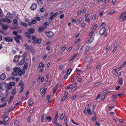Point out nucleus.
Masks as SVG:
<instances>
[{"label": "nucleus", "mask_w": 126, "mask_h": 126, "mask_svg": "<svg viewBox=\"0 0 126 126\" xmlns=\"http://www.w3.org/2000/svg\"><path fill=\"white\" fill-rule=\"evenodd\" d=\"M117 19L118 20L121 19L122 21H125L126 19V12L122 13L117 17Z\"/></svg>", "instance_id": "f257e3e1"}, {"label": "nucleus", "mask_w": 126, "mask_h": 126, "mask_svg": "<svg viewBox=\"0 0 126 126\" xmlns=\"http://www.w3.org/2000/svg\"><path fill=\"white\" fill-rule=\"evenodd\" d=\"M13 22L14 23H12V24L13 26H16V27H11V28L13 29H15L18 28V25L17 24V20L16 19H13Z\"/></svg>", "instance_id": "f03ea898"}, {"label": "nucleus", "mask_w": 126, "mask_h": 126, "mask_svg": "<svg viewBox=\"0 0 126 126\" xmlns=\"http://www.w3.org/2000/svg\"><path fill=\"white\" fill-rule=\"evenodd\" d=\"M47 90V88H42L40 90V92L41 93L42 97L45 95L46 91Z\"/></svg>", "instance_id": "7ed1b4c3"}, {"label": "nucleus", "mask_w": 126, "mask_h": 126, "mask_svg": "<svg viewBox=\"0 0 126 126\" xmlns=\"http://www.w3.org/2000/svg\"><path fill=\"white\" fill-rule=\"evenodd\" d=\"M47 28L46 27L41 26L38 28V32H41L43 31Z\"/></svg>", "instance_id": "20e7f679"}, {"label": "nucleus", "mask_w": 126, "mask_h": 126, "mask_svg": "<svg viewBox=\"0 0 126 126\" xmlns=\"http://www.w3.org/2000/svg\"><path fill=\"white\" fill-rule=\"evenodd\" d=\"M37 7V5L35 3H33L30 7L31 10H35Z\"/></svg>", "instance_id": "39448f33"}, {"label": "nucleus", "mask_w": 126, "mask_h": 126, "mask_svg": "<svg viewBox=\"0 0 126 126\" xmlns=\"http://www.w3.org/2000/svg\"><path fill=\"white\" fill-rule=\"evenodd\" d=\"M45 34L48 37H51L53 35V33L51 32H46Z\"/></svg>", "instance_id": "423d86ee"}, {"label": "nucleus", "mask_w": 126, "mask_h": 126, "mask_svg": "<svg viewBox=\"0 0 126 126\" xmlns=\"http://www.w3.org/2000/svg\"><path fill=\"white\" fill-rule=\"evenodd\" d=\"M21 37L19 35H17L14 37V39L18 43H19V40L21 39Z\"/></svg>", "instance_id": "0eeeda50"}, {"label": "nucleus", "mask_w": 126, "mask_h": 126, "mask_svg": "<svg viewBox=\"0 0 126 126\" xmlns=\"http://www.w3.org/2000/svg\"><path fill=\"white\" fill-rule=\"evenodd\" d=\"M4 39L5 41L7 42H11L13 40L12 38L9 37H5Z\"/></svg>", "instance_id": "6e6552de"}, {"label": "nucleus", "mask_w": 126, "mask_h": 126, "mask_svg": "<svg viewBox=\"0 0 126 126\" xmlns=\"http://www.w3.org/2000/svg\"><path fill=\"white\" fill-rule=\"evenodd\" d=\"M84 113L87 114V113L89 115L91 116L92 114V113L90 109H88L86 110H84Z\"/></svg>", "instance_id": "1a4fd4ad"}, {"label": "nucleus", "mask_w": 126, "mask_h": 126, "mask_svg": "<svg viewBox=\"0 0 126 126\" xmlns=\"http://www.w3.org/2000/svg\"><path fill=\"white\" fill-rule=\"evenodd\" d=\"M106 29L105 27H103L101 28L100 30V33L101 35L102 34L105 32Z\"/></svg>", "instance_id": "9d476101"}, {"label": "nucleus", "mask_w": 126, "mask_h": 126, "mask_svg": "<svg viewBox=\"0 0 126 126\" xmlns=\"http://www.w3.org/2000/svg\"><path fill=\"white\" fill-rule=\"evenodd\" d=\"M35 30L34 28H32L29 29L28 30V32L31 34H33L34 33Z\"/></svg>", "instance_id": "9b49d317"}, {"label": "nucleus", "mask_w": 126, "mask_h": 126, "mask_svg": "<svg viewBox=\"0 0 126 126\" xmlns=\"http://www.w3.org/2000/svg\"><path fill=\"white\" fill-rule=\"evenodd\" d=\"M1 20L3 22H6L7 23H9L11 22L9 18H3L1 19Z\"/></svg>", "instance_id": "f8f14e48"}, {"label": "nucleus", "mask_w": 126, "mask_h": 126, "mask_svg": "<svg viewBox=\"0 0 126 126\" xmlns=\"http://www.w3.org/2000/svg\"><path fill=\"white\" fill-rule=\"evenodd\" d=\"M6 17L9 18L11 19L13 17V15L10 13H8L6 14Z\"/></svg>", "instance_id": "ddd939ff"}, {"label": "nucleus", "mask_w": 126, "mask_h": 126, "mask_svg": "<svg viewBox=\"0 0 126 126\" xmlns=\"http://www.w3.org/2000/svg\"><path fill=\"white\" fill-rule=\"evenodd\" d=\"M19 58H20L19 56L16 55L14 57L13 59V61L15 62H17L18 61Z\"/></svg>", "instance_id": "4468645a"}, {"label": "nucleus", "mask_w": 126, "mask_h": 126, "mask_svg": "<svg viewBox=\"0 0 126 126\" xmlns=\"http://www.w3.org/2000/svg\"><path fill=\"white\" fill-rule=\"evenodd\" d=\"M9 27V26L5 24H2V28L4 30H6Z\"/></svg>", "instance_id": "2eb2a0df"}, {"label": "nucleus", "mask_w": 126, "mask_h": 126, "mask_svg": "<svg viewBox=\"0 0 126 126\" xmlns=\"http://www.w3.org/2000/svg\"><path fill=\"white\" fill-rule=\"evenodd\" d=\"M28 63L27 62L25 63L23 67V69L24 70V71H25L27 70L28 68Z\"/></svg>", "instance_id": "dca6fc26"}, {"label": "nucleus", "mask_w": 126, "mask_h": 126, "mask_svg": "<svg viewBox=\"0 0 126 126\" xmlns=\"http://www.w3.org/2000/svg\"><path fill=\"white\" fill-rule=\"evenodd\" d=\"M94 39V37H90V38L89 40L88 41V44H91L93 41Z\"/></svg>", "instance_id": "f3484780"}, {"label": "nucleus", "mask_w": 126, "mask_h": 126, "mask_svg": "<svg viewBox=\"0 0 126 126\" xmlns=\"http://www.w3.org/2000/svg\"><path fill=\"white\" fill-rule=\"evenodd\" d=\"M58 119V113H57L56 114L55 116V117L54 119L53 120V123L55 124H57V120Z\"/></svg>", "instance_id": "a211bd4d"}, {"label": "nucleus", "mask_w": 126, "mask_h": 126, "mask_svg": "<svg viewBox=\"0 0 126 126\" xmlns=\"http://www.w3.org/2000/svg\"><path fill=\"white\" fill-rule=\"evenodd\" d=\"M5 75L4 74H2L0 76V79L1 80L4 79L5 78Z\"/></svg>", "instance_id": "6ab92c4d"}, {"label": "nucleus", "mask_w": 126, "mask_h": 126, "mask_svg": "<svg viewBox=\"0 0 126 126\" xmlns=\"http://www.w3.org/2000/svg\"><path fill=\"white\" fill-rule=\"evenodd\" d=\"M24 46L25 47V49L28 51L30 50L31 48V47H32V46H29L27 45L26 44Z\"/></svg>", "instance_id": "aec40b11"}, {"label": "nucleus", "mask_w": 126, "mask_h": 126, "mask_svg": "<svg viewBox=\"0 0 126 126\" xmlns=\"http://www.w3.org/2000/svg\"><path fill=\"white\" fill-rule=\"evenodd\" d=\"M24 71H22L21 70H20V69L18 72V74L19 76H21L22 74H24L25 73Z\"/></svg>", "instance_id": "412c9836"}, {"label": "nucleus", "mask_w": 126, "mask_h": 126, "mask_svg": "<svg viewBox=\"0 0 126 126\" xmlns=\"http://www.w3.org/2000/svg\"><path fill=\"white\" fill-rule=\"evenodd\" d=\"M25 34L26 37L28 38H30L31 36V34L28 32H26L25 33Z\"/></svg>", "instance_id": "4be33fe9"}, {"label": "nucleus", "mask_w": 126, "mask_h": 126, "mask_svg": "<svg viewBox=\"0 0 126 126\" xmlns=\"http://www.w3.org/2000/svg\"><path fill=\"white\" fill-rule=\"evenodd\" d=\"M20 69V67H17L14 68V71L18 73L19 70Z\"/></svg>", "instance_id": "5701e85b"}, {"label": "nucleus", "mask_w": 126, "mask_h": 126, "mask_svg": "<svg viewBox=\"0 0 126 126\" xmlns=\"http://www.w3.org/2000/svg\"><path fill=\"white\" fill-rule=\"evenodd\" d=\"M25 59L24 58H23L22 60H21L19 62V64L21 65L22 64H23L25 62Z\"/></svg>", "instance_id": "b1692460"}, {"label": "nucleus", "mask_w": 126, "mask_h": 126, "mask_svg": "<svg viewBox=\"0 0 126 126\" xmlns=\"http://www.w3.org/2000/svg\"><path fill=\"white\" fill-rule=\"evenodd\" d=\"M89 36H90V37H94V32L93 31H92L89 34Z\"/></svg>", "instance_id": "393cba45"}, {"label": "nucleus", "mask_w": 126, "mask_h": 126, "mask_svg": "<svg viewBox=\"0 0 126 126\" xmlns=\"http://www.w3.org/2000/svg\"><path fill=\"white\" fill-rule=\"evenodd\" d=\"M117 45L116 44L114 46V47L113 49V50L112 51V52L113 53H114L115 51H116V49H117Z\"/></svg>", "instance_id": "a878e982"}, {"label": "nucleus", "mask_w": 126, "mask_h": 126, "mask_svg": "<svg viewBox=\"0 0 126 126\" xmlns=\"http://www.w3.org/2000/svg\"><path fill=\"white\" fill-rule=\"evenodd\" d=\"M44 66V64H43L42 63H41L39 64L38 66L39 68H43Z\"/></svg>", "instance_id": "bb28decb"}, {"label": "nucleus", "mask_w": 126, "mask_h": 126, "mask_svg": "<svg viewBox=\"0 0 126 126\" xmlns=\"http://www.w3.org/2000/svg\"><path fill=\"white\" fill-rule=\"evenodd\" d=\"M58 84H57L54 87L53 90V93H55L56 91L57 90V88L58 87Z\"/></svg>", "instance_id": "cd10ccee"}, {"label": "nucleus", "mask_w": 126, "mask_h": 126, "mask_svg": "<svg viewBox=\"0 0 126 126\" xmlns=\"http://www.w3.org/2000/svg\"><path fill=\"white\" fill-rule=\"evenodd\" d=\"M113 74L116 76L118 75V74L117 72V69H114L113 71Z\"/></svg>", "instance_id": "c85d7f7f"}, {"label": "nucleus", "mask_w": 126, "mask_h": 126, "mask_svg": "<svg viewBox=\"0 0 126 126\" xmlns=\"http://www.w3.org/2000/svg\"><path fill=\"white\" fill-rule=\"evenodd\" d=\"M9 119V117H8L7 116L3 119V120L4 121H8Z\"/></svg>", "instance_id": "c756f323"}, {"label": "nucleus", "mask_w": 126, "mask_h": 126, "mask_svg": "<svg viewBox=\"0 0 126 126\" xmlns=\"http://www.w3.org/2000/svg\"><path fill=\"white\" fill-rule=\"evenodd\" d=\"M30 50L32 53L33 54L35 53V51L34 50V49L32 48V47H31V48L30 49Z\"/></svg>", "instance_id": "7c9ffc66"}, {"label": "nucleus", "mask_w": 126, "mask_h": 126, "mask_svg": "<svg viewBox=\"0 0 126 126\" xmlns=\"http://www.w3.org/2000/svg\"><path fill=\"white\" fill-rule=\"evenodd\" d=\"M21 25H23L25 27H27L28 26L27 24L23 22H21L20 23Z\"/></svg>", "instance_id": "2f4dec72"}, {"label": "nucleus", "mask_w": 126, "mask_h": 126, "mask_svg": "<svg viewBox=\"0 0 126 126\" xmlns=\"http://www.w3.org/2000/svg\"><path fill=\"white\" fill-rule=\"evenodd\" d=\"M9 85L10 86H14L15 85V83L14 82H11L9 83Z\"/></svg>", "instance_id": "473e14b6"}, {"label": "nucleus", "mask_w": 126, "mask_h": 126, "mask_svg": "<svg viewBox=\"0 0 126 126\" xmlns=\"http://www.w3.org/2000/svg\"><path fill=\"white\" fill-rule=\"evenodd\" d=\"M46 119L49 122L51 121L52 120L50 116L47 117H46Z\"/></svg>", "instance_id": "72a5a7b5"}, {"label": "nucleus", "mask_w": 126, "mask_h": 126, "mask_svg": "<svg viewBox=\"0 0 126 126\" xmlns=\"http://www.w3.org/2000/svg\"><path fill=\"white\" fill-rule=\"evenodd\" d=\"M119 83L120 85H121L123 84V80L121 78L119 80Z\"/></svg>", "instance_id": "f704fd0d"}, {"label": "nucleus", "mask_w": 126, "mask_h": 126, "mask_svg": "<svg viewBox=\"0 0 126 126\" xmlns=\"http://www.w3.org/2000/svg\"><path fill=\"white\" fill-rule=\"evenodd\" d=\"M67 116H66L65 117V119H64V123H65V124L67 126H67Z\"/></svg>", "instance_id": "c9c22d12"}, {"label": "nucleus", "mask_w": 126, "mask_h": 126, "mask_svg": "<svg viewBox=\"0 0 126 126\" xmlns=\"http://www.w3.org/2000/svg\"><path fill=\"white\" fill-rule=\"evenodd\" d=\"M46 115L45 114H44L41 117V119H42V122H43L45 119V118H44V117H45Z\"/></svg>", "instance_id": "e433bc0d"}, {"label": "nucleus", "mask_w": 126, "mask_h": 126, "mask_svg": "<svg viewBox=\"0 0 126 126\" xmlns=\"http://www.w3.org/2000/svg\"><path fill=\"white\" fill-rule=\"evenodd\" d=\"M90 46H87L86 47V49L85 50V52H86L90 48Z\"/></svg>", "instance_id": "4c0bfd02"}, {"label": "nucleus", "mask_w": 126, "mask_h": 126, "mask_svg": "<svg viewBox=\"0 0 126 126\" xmlns=\"http://www.w3.org/2000/svg\"><path fill=\"white\" fill-rule=\"evenodd\" d=\"M65 116V114L64 113H63L61 115V117H60V119L61 120H62L63 119L64 117Z\"/></svg>", "instance_id": "58836bf2"}, {"label": "nucleus", "mask_w": 126, "mask_h": 126, "mask_svg": "<svg viewBox=\"0 0 126 126\" xmlns=\"http://www.w3.org/2000/svg\"><path fill=\"white\" fill-rule=\"evenodd\" d=\"M72 71V69H69L67 70V73L68 75H69L71 73Z\"/></svg>", "instance_id": "ea45409f"}, {"label": "nucleus", "mask_w": 126, "mask_h": 126, "mask_svg": "<svg viewBox=\"0 0 126 126\" xmlns=\"http://www.w3.org/2000/svg\"><path fill=\"white\" fill-rule=\"evenodd\" d=\"M54 18V16L52 15L49 19V22L50 21H51V20L53 19Z\"/></svg>", "instance_id": "a19ab883"}, {"label": "nucleus", "mask_w": 126, "mask_h": 126, "mask_svg": "<svg viewBox=\"0 0 126 126\" xmlns=\"http://www.w3.org/2000/svg\"><path fill=\"white\" fill-rule=\"evenodd\" d=\"M18 73L17 72L14 71L12 73V75L15 76H17V75Z\"/></svg>", "instance_id": "79ce46f5"}, {"label": "nucleus", "mask_w": 126, "mask_h": 126, "mask_svg": "<svg viewBox=\"0 0 126 126\" xmlns=\"http://www.w3.org/2000/svg\"><path fill=\"white\" fill-rule=\"evenodd\" d=\"M96 15L95 14L94 15H93L92 17V19L93 20H95L96 19Z\"/></svg>", "instance_id": "37998d69"}, {"label": "nucleus", "mask_w": 126, "mask_h": 126, "mask_svg": "<svg viewBox=\"0 0 126 126\" xmlns=\"http://www.w3.org/2000/svg\"><path fill=\"white\" fill-rule=\"evenodd\" d=\"M16 89L14 88L13 91H12V94L13 95H14L15 94V93H16Z\"/></svg>", "instance_id": "c03bdc74"}, {"label": "nucleus", "mask_w": 126, "mask_h": 126, "mask_svg": "<svg viewBox=\"0 0 126 126\" xmlns=\"http://www.w3.org/2000/svg\"><path fill=\"white\" fill-rule=\"evenodd\" d=\"M76 56L75 55L74 56L72 57L69 60V61L70 62L74 59Z\"/></svg>", "instance_id": "a18cd8bd"}, {"label": "nucleus", "mask_w": 126, "mask_h": 126, "mask_svg": "<svg viewBox=\"0 0 126 126\" xmlns=\"http://www.w3.org/2000/svg\"><path fill=\"white\" fill-rule=\"evenodd\" d=\"M97 26V24H95L94 25V27H93V30H95L96 29Z\"/></svg>", "instance_id": "49530a36"}, {"label": "nucleus", "mask_w": 126, "mask_h": 126, "mask_svg": "<svg viewBox=\"0 0 126 126\" xmlns=\"http://www.w3.org/2000/svg\"><path fill=\"white\" fill-rule=\"evenodd\" d=\"M70 121H71V122L73 124H76V125H79V124L76 123L72 119H71Z\"/></svg>", "instance_id": "de8ad7c7"}, {"label": "nucleus", "mask_w": 126, "mask_h": 126, "mask_svg": "<svg viewBox=\"0 0 126 126\" xmlns=\"http://www.w3.org/2000/svg\"><path fill=\"white\" fill-rule=\"evenodd\" d=\"M101 83V82H99L96 83L94 85V86H96Z\"/></svg>", "instance_id": "09e8293b"}, {"label": "nucleus", "mask_w": 126, "mask_h": 126, "mask_svg": "<svg viewBox=\"0 0 126 126\" xmlns=\"http://www.w3.org/2000/svg\"><path fill=\"white\" fill-rule=\"evenodd\" d=\"M19 85L20 86H21V87H23V82L22 81H21L20 82Z\"/></svg>", "instance_id": "8fccbe9b"}, {"label": "nucleus", "mask_w": 126, "mask_h": 126, "mask_svg": "<svg viewBox=\"0 0 126 126\" xmlns=\"http://www.w3.org/2000/svg\"><path fill=\"white\" fill-rule=\"evenodd\" d=\"M107 94V93L105 95H104L101 96V99L102 100H104L105 99V96H106V95Z\"/></svg>", "instance_id": "3c124183"}, {"label": "nucleus", "mask_w": 126, "mask_h": 126, "mask_svg": "<svg viewBox=\"0 0 126 126\" xmlns=\"http://www.w3.org/2000/svg\"><path fill=\"white\" fill-rule=\"evenodd\" d=\"M116 12V11L115 10H114L113 11H110V12H109V13L110 15L112 14H113L115 12Z\"/></svg>", "instance_id": "603ef678"}, {"label": "nucleus", "mask_w": 126, "mask_h": 126, "mask_svg": "<svg viewBox=\"0 0 126 126\" xmlns=\"http://www.w3.org/2000/svg\"><path fill=\"white\" fill-rule=\"evenodd\" d=\"M116 12V11L115 10H114L113 11H110V12H109V13L110 15L112 14H113L115 12Z\"/></svg>", "instance_id": "864d4df0"}, {"label": "nucleus", "mask_w": 126, "mask_h": 126, "mask_svg": "<svg viewBox=\"0 0 126 126\" xmlns=\"http://www.w3.org/2000/svg\"><path fill=\"white\" fill-rule=\"evenodd\" d=\"M35 19L36 20H37L38 21H40L41 19L39 17H36L35 18Z\"/></svg>", "instance_id": "5fc2aeb1"}, {"label": "nucleus", "mask_w": 126, "mask_h": 126, "mask_svg": "<svg viewBox=\"0 0 126 126\" xmlns=\"http://www.w3.org/2000/svg\"><path fill=\"white\" fill-rule=\"evenodd\" d=\"M67 95H65L64 96H63L62 98V101H63L64 100L65 98L67 97Z\"/></svg>", "instance_id": "6e6d98bb"}, {"label": "nucleus", "mask_w": 126, "mask_h": 126, "mask_svg": "<svg viewBox=\"0 0 126 126\" xmlns=\"http://www.w3.org/2000/svg\"><path fill=\"white\" fill-rule=\"evenodd\" d=\"M110 46H108L106 48V50L107 51H108L110 49Z\"/></svg>", "instance_id": "4d7b16f0"}, {"label": "nucleus", "mask_w": 126, "mask_h": 126, "mask_svg": "<svg viewBox=\"0 0 126 126\" xmlns=\"http://www.w3.org/2000/svg\"><path fill=\"white\" fill-rule=\"evenodd\" d=\"M27 54V52H25L24 53L23 55V57L25 59V58L26 57Z\"/></svg>", "instance_id": "13d9d810"}, {"label": "nucleus", "mask_w": 126, "mask_h": 126, "mask_svg": "<svg viewBox=\"0 0 126 126\" xmlns=\"http://www.w3.org/2000/svg\"><path fill=\"white\" fill-rule=\"evenodd\" d=\"M31 21L32 24H35L36 23V21L35 19L32 20Z\"/></svg>", "instance_id": "bf43d9fd"}, {"label": "nucleus", "mask_w": 126, "mask_h": 126, "mask_svg": "<svg viewBox=\"0 0 126 126\" xmlns=\"http://www.w3.org/2000/svg\"><path fill=\"white\" fill-rule=\"evenodd\" d=\"M3 86V83H2L0 82V90L2 89Z\"/></svg>", "instance_id": "052dcab7"}, {"label": "nucleus", "mask_w": 126, "mask_h": 126, "mask_svg": "<svg viewBox=\"0 0 126 126\" xmlns=\"http://www.w3.org/2000/svg\"><path fill=\"white\" fill-rule=\"evenodd\" d=\"M101 64L100 63H98L97 65V66L96 67V69L97 70L98 69L100 66V65Z\"/></svg>", "instance_id": "680f3d73"}, {"label": "nucleus", "mask_w": 126, "mask_h": 126, "mask_svg": "<svg viewBox=\"0 0 126 126\" xmlns=\"http://www.w3.org/2000/svg\"><path fill=\"white\" fill-rule=\"evenodd\" d=\"M95 124L97 126H100V123L97 122L96 121L95 122Z\"/></svg>", "instance_id": "e2e57ef3"}, {"label": "nucleus", "mask_w": 126, "mask_h": 126, "mask_svg": "<svg viewBox=\"0 0 126 126\" xmlns=\"http://www.w3.org/2000/svg\"><path fill=\"white\" fill-rule=\"evenodd\" d=\"M72 46H71L70 47H69L67 49V51H70L72 49Z\"/></svg>", "instance_id": "0e129e2a"}, {"label": "nucleus", "mask_w": 126, "mask_h": 126, "mask_svg": "<svg viewBox=\"0 0 126 126\" xmlns=\"http://www.w3.org/2000/svg\"><path fill=\"white\" fill-rule=\"evenodd\" d=\"M48 74H47V75L46 78L45 79L46 81H48Z\"/></svg>", "instance_id": "69168bd1"}, {"label": "nucleus", "mask_w": 126, "mask_h": 126, "mask_svg": "<svg viewBox=\"0 0 126 126\" xmlns=\"http://www.w3.org/2000/svg\"><path fill=\"white\" fill-rule=\"evenodd\" d=\"M63 65H61L59 67V69L60 70H61L63 67Z\"/></svg>", "instance_id": "338daca9"}, {"label": "nucleus", "mask_w": 126, "mask_h": 126, "mask_svg": "<svg viewBox=\"0 0 126 126\" xmlns=\"http://www.w3.org/2000/svg\"><path fill=\"white\" fill-rule=\"evenodd\" d=\"M117 96V95L116 94H115V95H113L111 96V97L112 98H113L114 99H115L116 98Z\"/></svg>", "instance_id": "774afa93"}]
</instances>
